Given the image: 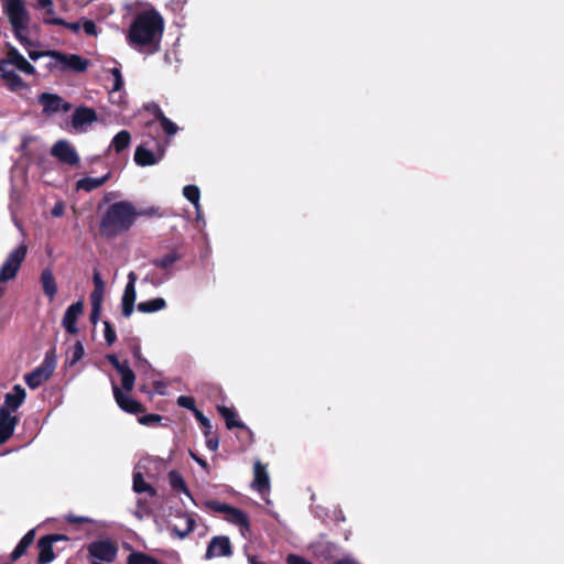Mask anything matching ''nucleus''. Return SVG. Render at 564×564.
I'll list each match as a JSON object with an SVG mask.
<instances>
[{"mask_svg": "<svg viewBox=\"0 0 564 564\" xmlns=\"http://www.w3.org/2000/svg\"><path fill=\"white\" fill-rule=\"evenodd\" d=\"M164 29L163 18L154 10L135 17L128 31V41L135 46L158 45Z\"/></svg>", "mask_w": 564, "mask_h": 564, "instance_id": "1", "label": "nucleus"}, {"mask_svg": "<svg viewBox=\"0 0 564 564\" xmlns=\"http://www.w3.org/2000/svg\"><path fill=\"white\" fill-rule=\"evenodd\" d=\"M6 46L8 50L6 56L0 58V76L10 90L18 91L25 88L26 85L15 73V69L28 75H33L35 68L13 45L7 43Z\"/></svg>", "mask_w": 564, "mask_h": 564, "instance_id": "2", "label": "nucleus"}, {"mask_svg": "<svg viewBox=\"0 0 564 564\" xmlns=\"http://www.w3.org/2000/svg\"><path fill=\"white\" fill-rule=\"evenodd\" d=\"M3 11L7 14L20 44L28 51L37 46V41L32 39V29L30 26L31 18L22 0H7L3 4Z\"/></svg>", "mask_w": 564, "mask_h": 564, "instance_id": "3", "label": "nucleus"}, {"mask_svg": "<svg viewBox=\"0 0 564 564\" xmlns=\"http://www.w3.org/2000/svg\"><path fill=\"white\" fill-rule=\"evenodd\" d=\"M135 216L137 213L131 203H115L107 209L101 220L100 231L107 237L116 236L130 228L134 223Z\"/></svg>", "mask_w": 564, "mask_h": 564, "instance_id": "4", "label": "nucleus"}, {"mask_svg": "<svg viewBox=\"0 0 564 564\" xmlns=\"http://www.w3.org/2000/svg\"><path fill=\"white\" fill-rule=\"evenodd\" d=\"M28 55L32 61H37L43 56H50L53 61V66L61 70L73 69L76 72H83L88 65L87 61L78 55H66L56 51L40 52L36 50H28Z\"/></svg>", "mask_w": 564, "mask_h": 564, "instance_id": "5", "label": "nucleus"}, {"mask_svg": "<svg viewBox=\"0 0 564 564\" xmlns=\"http://www.w3.org/2000/svg\"><path fill=\"white\" fill-rule=\"evenodd\" d=\"M28 252L25 243H21L14 250H12L6 258L4 262L0 267V297L4 294V283L15 279L22 262L24 261Z\"/></svg>", "mask_w": 564, "mask_h": 564, "instance_id": "6", "label": "nucleus"}, {"mask_svg": "<svg viewBox=\"0 0 564 564\" xmlns=\"http://www.w3.org/2000/svg\"><path fill=\"white\" fill-rule=\"evenodd\" d=\"M56 367V360L54 355L46 354L43 362L36 367L32 372L25 375L24 380L25 383L31 389L39 388L42 383H44L53 373Z\"/></svg>", "mask_w": 564, "mask_h": 564, "instance_id": "7", "label": "nucleus"}, {"mask_svg": "<svg viewBox=\"0 0 564 564\" xmlns=\"http://www.w3.org/2000/svg\"><path fill=\"white\" fill-rule=\"evenodd\" d=\"M87 550L91 557L108 563L116 558L118 552L116 544L110 540H99L91 542Z\"/></svg>", "mask_w": 564, "mask_h": 564, "instance_id": "8", "label": "nucleus"}, {"mask_svg": "<svg viewBox=\"0 0 564 564\" xmlns=\"http://www.w3.org/2000/svg\"><path fill=\"white\" fill-rule=\"evenodd\" d=\"M39 102L43 107V112L47 116L58 112H67L72 108L70 104L64 101L59 96L48 93L42 94L39 97Z\"/></svg>", "mask_w": 564, "mask_h": 564, "instance_id": "9", "label": "nucleus"}, {"mask_svg": "<svg viewBox=\"0 0 564 564\" xmlns=\"http://www.w3.org/2000/svg\"><path fill=\"white\" fill-rule=\"evenodd\" d=\"M135 282L137 274L133 271L129 272L128 283L124 288L121 299L122 315L124 317H130L134 310V303L137 299Z\"/></svg>", "mask_w": 564, "mask_h": 564, "instance_id": "10", "label": "nucleus"}, {"mask_svg": "<svg viewBox=\"0 0 564 564\" xmlns=\"http://www.w3.org/2000/svg\"><path fill=\"white\" fill-rule=\"evenodd\" d=\"M52 154L68 165H76L79 162L75 148L65 140H59L53 145Z\"/></svg>", "mask_w": 564, "mask_h": 564, "instance_id": "11", "label": "nucleus"}, {"mask_svg": "<svg viewBox=\"0 0 564 564\" xmlns=\"http://www.w3.org/2000/svg\"><path fill=\"white\" fill-rule=\"evenodd\" d=\"M97 119L98 117L94 109L80 107L74 111L72 124L76 131L85 132L90 124L97 121Z\"/></svg>", "mask_w": 564, "mask_h": 564, "instance_id": "12", "label": "nucleus"}, {"mask_svg": "<svg viewBox=\"0 0 564 564\" xmlns=\"http://www.w3.org/2000/svg\"><path fill=\"white\" fill-rule=\"evenodd\" d=\"M26 397L25 389L15 384L10 392H8L4 397V403L0 408V411H4V413H13L20 408V405L24 402Z\"/></svg>", "mask_w": 564, "mask_h": 564, "instance_id": "13", "label": "nucleus"}, {"mask_svg": "<svg viewBox=\"0 0 564 564\" xmlns=\"http://www.w3.org/2000/svg\"><path fill=\"white\" fill-rule=\"evenodd\" d=\"M83 311L84 305L82 301L73 303L65 311L62 319V325L68 334L74 335L78 333L77 319L83 314Z\"/></svg>", "mask_w": 564, "mask_h": 564, "instance_id": "14", "label": "nucleus"}, {"mask_svg": "<svg viewBox=\"0 0 564 564\" xmlns=\"http://www.w3.org/2000/svg\"><path fill=\"white\" fill-rule=\"evenodd\" d=\"M67 540L65 535L54 534L42 538L39 541V562L41 564H47L54 560V553L52 550V543L56 541Z\"/></svg>", "mask_w": 564, "mask_h": 564, "instance_id": "15", "label": "nucleus"}, {"mask_svg": "<svg viewBox=\"0 0 564 564\" xmlns=\"http://www.w3.org/2000/svg\"><path fill=\"white\" fill-rule=\"evenodd\" d=\"M112 391L113 397L117 402V404L126 412L128 413H139L142 411V405L132 399L127 392H122L119 387L115 383H112Z\"/></svg>", "mask_w": 564, "mask_h": 564, "instance_id": "16", "label": "nucleus"}, {"mask_svg": "<svg viewBox=\"0 0 564 564\" xmlns=\"http://www.w3.org/2000/svg\"><path fill=\"white\" fill-rule=\"evenodd\" d=\"M231 554V544L227 536H215L208 544L207 557L229 556Z\"/></svg>", "mask_w": 564, "mask_h": 564, "instance_id": "17", "label": "nucleus"}, {"mask_svg": "<svg viewBox=\"0 0 564 564\" xmlns=\"http://www.w3.org/2000/svg\"><path fill=\"white\" fill-rule=\"evenodd\" d=\"M18 422L19 419L15 414L0 411V445L12 436Z\"/></svg>", "mask_w": 564, "mask_h": 564, "instance_id": "18", "label": "nucleus"}, {"mask_svg": "<svg viewBox=\"0 0 564 564\" xmlns=\"http://www.w3.org/2000/svg\"><path fill=\"white\" fill-rule=\"evenodd\" d=\"M163 158V151L153 153L152 151L140 145L134 152V161L140 166L154 165Z\"/></svg>", "mask_w": 564, "mask_h": 564, "instance_id": "19", "label": "nucleus"}, {"mask_svg": "<svg viewBox=\"0 0 564 564\" xmlns=\"http://www.w3.org/2000/svg\"><path fill=\"white\" fill-rule=\"evenodd\" d=\"M225 519L227 521L238 525L242 535H245L246 532L249 531L248 517L240 509L229 506L228 510L225 513Z\"/></svg>", "mask_w": 564, "mask_h": 564, "instance_id": "20", "label": "nucleus"}, {"mask_svg": "<svg viewBox=\"0 0 564 564\" xmlns=\"http://www.w3.org/2000/svg\"><path fill=\"white\" fill-rule=\"evenodd\" d=\"M252 487L263 494L269 490V474L265 467L260 463H254Z\"/></svg>", "mask_w": 564, "mask_h": 564, "instance_id": "21", "label": "nucleus"}, {"mask_svg": "<svg viewBox=\"0 0 564 564\" xmlns=\"http://www.w3.org/2000/svg\"><path fill=\"white\" fill-rule=\"evenodd\" d=\"M42 290L52 302L57 293V283L51 269L46 268L41 272L40 276Z\"/></svg>", "mask_w": 564, "mask_h": 564, "instance_id": "22", "label": "nucleus"}, {"mask_svg": "<svg viewBox=\"0 0 564 564\" xmlns=\"http://www.w3.org/2000/svg\"><path fill=\"white\" fill-rule=\"evenodd\" d=\"M195 520L189 514H183L177 517L176 522L173 524L172 531L180 539L187 536L194 529Z\"/></svg>", "mask_w": 564, "mask_h": 564, "instance_id": "23", "label": "nucleus"}, {"mask_svg": "<svg viewBox=\"0 0 564 564\" xmlns=\"http://www.w3.org/2000/svg\"><path fill=\"white\" fill-rule=\"evenodd\" d=\"M109 72L112 78L110 99L112 102L120 104L122 101L121 89L123 87V78L121 72L118 67H112Z\"/></svg>", "mask_w": 564, "mask_h": 564, "instance_id": "24", "label": "nucleus"}, {"mask_svg": "<svg viewBox=\"0 0 564 564\" xmlns=\"http://www.w3.org/2000/svg\"><path fill=\"white\" fill-rule=\"evenodd\" d=\"M109 174H106L101 177H85L76 183V188L83 189L85 192H91L98 187H100L108 180Z\"/></svg>", "mask_w": 564, "mask_h": 564, "instance_id": "25", "label": "nucleus"}, {"mask_svg": "<svg viewBox=\"0 0 564 564\" xmlns=\"http://www.w3.org/2000/svg\"><path fill=\"white\" fill-rule=\"evenodd\" d=\"M166 302L162 297L152 299L149 301L140 302L137 306L138 311L141 313H154L165 308Z\"/></svg>", "mask_w": 564, "mask_h": 564, "instance_id": "26", "label": "nucleus"}, {"mask_svg": "<svg viewBox=\"0 0 564 564\" xmlns=\"http://www.w3.org/2000/svg\"><path fill=\"white\" fill-rule=\"evenodd\" d=\"M34 538H35V531L34 530H31L29 531L22 539L21 541L19 542V544L15 546V549L12 551L11 553V558L13 561L18 560L19 557H21L26 549L33 543L34 541Z\"/></svg>", "mask_w": 564, "mask_h": 564, "instance_id": "27", "label": "nucleus"}, {"mask_svg": "<svg viewBox=\"0 0 564 564\" xmlns=\"http://www.w3.org/2000/svg\"><path fill=\"white\" fill-rule=\"evenodd\" d=\"M218 412L225 419L226 425L228 429H234V427L243 429L245 427V424L237 419V414L235 413L234 410H231L227 406H224V405H219Z\"/></svg>", "mask_w": 564, "mask_h": 564, "instance_id": "28", "label": "nucleus"}, {"mask_svg": "<svg viewBox=\"0 0 564 564\" xmlns=\"http://www.w3.org/2000/svg\"><path fill=\"white\" fill-rule=\"evenodd\" d=\"M154 115H155L156 120L161 123V126L166 134L174 135L177 133L178 127L176 126V123H174L169 118H166L164 116V113L162 112V110L156 106L154 107Z\"/></svg>", "mask_w": 564, "mask_h": 564, "instance_id": "29", "label": "nucleus"}, {"mask_svg": "<svg viewBox=\"0 0 564 564\" xmlns=\"http://www.w3.org/2000/svg\"><path fill=\"white\" fill-rule=\"evenodd\" d=\"M181 259V256L176 251H171L167 254L156 258L153 260V265L170 272L173 264Z\"/></svg>", "mask_w": 564, "mask_h": 564, "instance_id": "30", "label": "nucleus"}, {"mask_svg": "<svg viewBox=\"0 0 564 564\" xmlns=\"http://www.w3.org/2000/svg\"><path fill=\"white\" fill-rule=\"evenodd\" d=\"M169 482L170 486L176 490L184 492L187 497L192 499V496L186 487L184 478L181 476L180 473L172 470L169 473Z\"/></svg>", "mask_w": 564, "mask_h": 564, "instance_id": "31", "label": "nucleus"}, {"mask_svg": "<svg viewBox=\"0 0 564 564\" xmlns=\"http://www.w3.org/2000/svg\"><path fill=\"white\" fill-rule=\"evenodd\" d=\"M130 133L127 130H122L113 137L110 148L116 152H121L130 144Z\"/></svg>", "mask_w": 564, "mask_h": 564, "instance_id": "32", "label": "nucleus"}, {"mask_svg": "<svg viewBox=\"0 0 564 564\" xmlns=\"http://www.w3.org/2000/svg\"><path fill=\"white\" fill-rule=\"evenodd\" d=\"M119 373L121 376L122 388L126 390V392L132 391V389L134 387L135 376H134L133 371L131 370L130 366L127 365L124 368H122L119 371Z\"/></svg>", "mask_w": 564, "mask_h": 564, "instance_id": "33", "label": "nucleus"}, {"mask_svg": "<svg viewBox=\"0 0 564 564\" xmlns=\"http://www.w3.org/2000/svg\"><path fill=\"white\" fill-rule=\"evenodd\" d=\"M133 490L138 494L148 492L154 495V489L143 479L141 473L134 471L133 474Z\"/></svg>", "mask_w": 564, "mask_h": 564, "instance_id": "34", "label": "nucleus"}, {"mask_svg": "<svg viewBox=\"0 0 564 564\" xmlns=\"http://www.w3.org/2000/svg\"><path fill=\"white\" fill-rule=\"evenodd\" d=\"M183 195L187 200H189L194 205L195 209H198L200 204V192L196 185H186L183 188Z\"/></svg>", "mask_w": 564, "mask_h": 564, "instance_id": "35", "label": "nucleus"}, {"mask_svg": "<svg viewBox=\"0 0 564 564\" xmlns=\"http://www.w3.org/2000/svg\"><path fill=\"white\" fill-rule=\"evenodd\" d=\"M35 9L43 11L44 23H46V19L48 18H56L53 0H37Z\"/></svg>", "mask_w": 564, "mask_h": 564, "instance_id": "36", "label": "nucleus"}, {"mask_svg": "<svg viewBox=\"0 0 564 564\" xmlns=\"http://www.w3.org/2000/svg\"><path fill=\"white\" fill-rule=\"evenodd\" d=\"M84 356V347L80 341H77L70 352L67 356V365L74 366L77 361H79Z\"/></svg>", "mask_w": 564, "mask_h": 564, "instance_id": "37", "label": "nucleus"}, {"mask_svg": "<svg viewBox=\"0 0 564 564\" xmlns=\"http://www.w3.org/2000/svg\"><path fill=\"white\" fill-rule=\"evenodd\" d=\"M46 24H54V25H64L72 30L73 32L77 33L82 29V23L79 22H66L61 18H48L46 19Z\"/></svg>", "mask_w": 564, "mask_h": 564, "instance_id": "38", "label": "nucleus"}, {"mask_svg": "<svg viewBox=\"0 0 564 564\" xmlns=\"http://www.w3.org/2000/svg\"><path fill=\"white\" fill-rule=\"evenodd\" d=\"M177 404L182 408H185L189 411H192L194 414L196 413V411H199L196 406H195V400L194 398L192 397H188V395H181L177 398Z\"/></svg>", "mask_w": 564, "mask_h": 564, "instance_id": "39", "label": "nucleus"}, {"mask_svg": "<svg viewBox=\"0 0 564 564\" xmlns=\"http://www.w3.org/2000/svg\"><path fill=\"white\" fill-rule=\"evenodd\" d=\"M205 507L212 511L225 514L226 511L228 510L229 505L216 500H208L205 502Z\"/></svg>", "mask_w": 564, "mask_h": 564, "instance_id": "40", "label": "nucleus"}, {"mask_svg": "<svg viewBox=\"0 0 564 564\" xmlns=\"http://www.w3.org/2000/svg\"><path fill=\"white\" fill-rule=\"evenodd\" d=\"M104 326H105V332H104L105 340L107 341L108 345H112L117 339L116 330L113 329L111 324L107 321L104 322Z\"/></svg>", "mask_w": 564, "mask_h": 564, "instance_id": "41", "label": "nucleus"}, {"mask_svg": "<svg viewBox=\"0 0 564 564\" xmlns=\"http://www.w3.org/2000/svg\"><path fill=\"white\" fill-rule=\"evenodd\" d=\"M152 557L142 553H132L128 557V564H149Z\"/></svg>", "mask_w": 564, "mask_h": 564, "instance_id": "42", "label": "nucleus"}, {"mask_svg": "<svg viewBox=\"0 0 564 564\" xmlns=\"http://www.w3.org/2000/svg\"><path fill=\"white\" fill-rule=\"evenodd\" d=\"M194 415L204 427V434L208 436L212 433L213 427L210 421L200 411H196Z\"/></svg>", "mask_w": 564, "mask_h": 564, "instance_id": "43", "label": "nucleus"}, {"mask_svg": "<svg viewBox=\"0 0 564 564\" xmlns=\"http://www.w3.org/2000/svg\"><path fill=\"white\" fill-rule=\"evenodd\" d=\"M105 289H95L90 294L91 306H101Z\"/></svg>", "mask_w": 564, "mask_h": 564, "instance_id": "44", "label": "nucleus"}, {"mask_svg": "<svg viewBox=\"0 0 564 564\" xmlns=\"http://www.w3.org/2000/svg\"><path fill=\"white\" fill-rule=\"evenodd\" d=\"M82 29L85 31L86 34L88 35H97V26L96 24L90 21V20H86L82 23Z\"/></svg>", "mask_w": 564, "mask_h": 564, "instance_id": "45", "label": "nucleus"}, {"mask_svg": "<svg viewBox=\"0 0 564 564\" xmlns=\"http://www.w3.org/2000/svg\"><path fill=\"white\" fill-rule=\"evenodd\" d=\"M161 421V416L158 414H148L139 419V422L143 425H149Z\"/></svg>", "mask_w": 564, "mask_h": 564, "instance_id": "46", "label": "nucleus"}, {"mask_svg": "<svg viewBox=\"0 0 564 564\" xmlns=\"http://www.w3.org/2000/svg\"><path fill=\"white\" fill-rule=\"evenodd\" d=\"M132 354H133V357L138 361V367H145V366H148V361L144 358H142V356H141V349H140L139 346H134L133 347Z\"/></svg>", "mask_w": 564, "mask_h": 564, "instance_id": "47", "label": "nucleus"}, {"mask_svg": "<svg viewBox=\"0 0 564 564\" xmlns=\"http://www.w3.org/2000/svg\"><path fill=\"white\" fill-rule=\"evenodd\" d=\"M108 360L116 368V370L118 372L128 365L127 361H124V362L119 361V359L115 355H109Z\"/></svg>", "mask_w": 564, "mask_h": 564, "instance_id": "48", "label": "nucleus"}, {"mask_svg": "<svg viewBox=\"0 0 564 564\" xmlns=\"http://www.w3.org/2000/svg\"><path fill=\"white\" fill-rule=\"evenodd\" d=\"M286 562L289 564H312L311 562L306 561L302 556L290 554L286 558Z\"/></svg>", "mask_w": 564, "mask_h": 564, "instance_id": "49", "label": "nucleus"}, {"mask_svg": "<svg viewBox=\"0 0 564 564\" xmlns=\"http://www.w3.org/2000/svg\"><path fill=\"white\" fill-rule=\"evenodd\" d=\"M64 210H65V206H64L63 202H57V203L54 205V207L52 208V212H51V213H52V215H53L54 217H61V216H63Z\"/></svg>", "mask_w": 564, "mask_h": 564, "instance_id": "50", "label": "nucleus"}, {"mask_svg": "<svg viewBox=\"0 0 564 564\" xmlns=\"http://www.w3.org/2000/svg\"><path fill=\"white\" fill-rule=\"evenodd\" d=\"M101 306H91L90 322L96 325L99 321Z\"/></svg>", "mask_w": 564, "mask_h": 564, "instance_id": "51", "label": "nucleus"}, {"mask_svg": "<svg viewBox=\"0 0 564 564\" xmlns=\"http://www.w3.org/2000/svg\"><path fill=\"white\" fill-rule=\"evenodd\" d=\"M66 520L70 523H82V522H93L89 518L86 517H75L72 514L66 516Z\"/></svg>", "mask_w": 564, "mask_h": 564, "instance_id": "52", "label": "nucleus"}, {"mask_svg": "<svg viewBox=\"0 0 564 564\" xmlns=\"http://www.w3.org/2000/svg\"><path fill=\"white\" fill-rule=\"evenodd\" d=\"M93 281L95 289H105V283L99 274V272L95 271L93 275Z\"/></svg>", "mask_w": 564, "mask_h": 564, "instance_id": "53", "label": "nucleus"}, {"mask_svg": "<svg viewBox=\"0 0 564 564\" xmlns=\"http://www.w3.org/2000/svg\"><path fill=\"white\" fill-rule=\"evenodd\" d=\"M334 564H360L355 557L347 555L340 560L335 561Z\"/></svg>", "mask_w": 564, "mask_h": 564, "instance_id": "54", "label": "nucleus"}, {"mask_svg": "<svg viewBox=\"0 0 564 564\" xmlns=\"http://www.w3.org/2000/svg\"><path fill=\"white\" fill-rule=\"evenodd\" d=\"M189 455L198 464L200 465L204 469L208 470V464L206 463V460L202 459L200 457H198L195 453H193L192 451H189Z\"/></svg>", "mask_w": 564, "mask_h": 564, "instance_id": "55", "label": "nucleus"}, {"mask_svg": "<svg viewBox=\"0 0 564 564\" xmlns=\"http://www.w3.org/2000/svg\"><path fill=\"white\" fill-rule=\"evenodd\" d=\"M218 440L217 438H209L207 440L206 442V446L210 449V451H216L218 448Z\"/></svg>", "mask_w": 564, "mask_h": 564, "instance_id": "56", "label": "nucleus"}, {"mask_svg": "<svg viewBox=\"0 0 564 564\" xmlns=\"http://www.w3.org/2000/svg\"><path fill=\"white\" fill-rule=\"evenodd\" d=\"M195 210H196V220L200 221L203 219L200 206L198 207V209H195Z\"/></svg>", "mask_w": 564, "mask_h": 564, "instance_id": "57", "label": "nucleus"}, {"mask_svg": "<svg viewBox=\"0 0 564 564\" xmlns=\"http://www.w3.org/2000/svg\"><path fill=\"white\" fill-rule=\"evenodd\" d=\"M149 564H159V562L156 560L152 558Z\"/></svg>", "mask_w": 564, "mask_h": 564, "instance_id": "58", "label": "nucleus"}]
</instances>
